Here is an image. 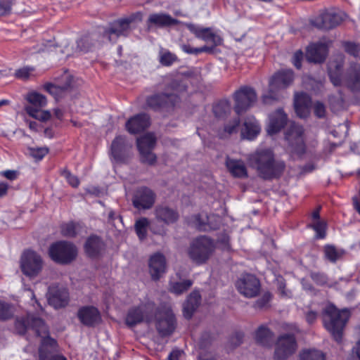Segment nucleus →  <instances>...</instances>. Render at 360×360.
<instances>
[{
  "mask_svg": "<svg viewBox=\"0 0 360 360\" xmlns=\"http://www.w3.org/2000/svg\"><path fill=\"white\" fill-rule=\"evenodd\" d=\"M69 88L68 85L58 86L53 84H46L44 85V89L56 99L62 97L65 91Z\"/></svg>",
  "mask_w": 360,
  "mask_h": 360,
  "instance_id": "42",
  "label": "nucleus"
},
{
  "mask_svg": "<svg viewBox=\"0 0 360 360\" xmlns=\"http://www.w3.org/2000/svg\"><path fill=\"white\" fill-rule=\"evenodd\" d=\"M226 166L233 176L240 179L248 177L247 167L243 160L228 157L226 160Z\"/></svg>",
  "mask_w": 360,
  "mask_h": 360,
  "instance_id": "27",
  "label": "nucleus"
},
{
  "mask_svg": "<svg viewBox=\"0 0 360 360\" xmlns=\"http://www.w3.org/2000/svg\"><path fill=\"white\" fill-rule=\"evenodd\" d=\"M63 176L67 179L68 182L72 186V187H77L79 184V181L78 178L72 174L68 171H64L63 172Z\"/></svg>",
  "mask_w": 360,
  "mask_h": 360,
  "instance_id": "58",
  "label": "nucleus"
},
{
  "mask_svg": "<svg viewBox=\"0 0 360 360\" xmlns=\"http://www.w3.org/2000/svg\"><path fill=\"white\" fill-rule=\"evenodd\" d=\"M125 143V138L122 136H117L112 142L111 153L115 160H120L122 155V151Z\"/></svg>",
  "mask_w": 360,
  "mask_h": 360,
  "instance_id": "35",
  "label": "nucleus"
},
{
  "mask_svg": "<svg viewBox=\"0 0 360 360\" xmlns=\"http://www.w3.org/2000/svg\"><path fill=\"white\" fill-rule=\"evenodd\" d=\"M148 271L153 281L158 280V253H153L148 259Z\"/></svg>",
  "mask_w": 360,
  "mask_h": 360,
  "instance_id": "46",
  "label": "nucleus"
},
{
  "mask_svg": "<svg viewBox=\"0 0 360 360\" xmlns=\"http://www.w3.org/2000/svg\"><path fill=\"white\" fill-rule=\"evenodd\" d=\"M349 318L348 309L338 310L331 304H328L323 310L324 326L338 342L342 340V331Z\"/></svg>",
  "mask_w": 360,
  "mask_h": 360,
  "instance_id": "2",
  "label": "nucleus"
},
{
  "mask_svg": "<svg viewBox=\"0 0 360 360\" xmlns=\"http://www.w3.org/2000/svg\"><path fill=\"white\" fill-rule=\"evenodd\" d=\"M48 302L56 309L63 307L68 302V292L64 288H52L49 292Z\"/></svg>",
  "mask_w": 360,
  "mask_h": 360,
  "instance_id": "26",
  "label": "nucleus"
},
{
  "mask_svg": "<svg viewBox=\"0 0 360 360\" xmlns=\"http://www.w3.org/2000/svg\"><path fill=\"white\" fill-rule=\"evenodd\" d=\"M288 122L287 115L282 109H278L269 115L266 130L269 135L276 134L284 128Z\"/></svg>",
  "mask_w": 360,
  "mask_h": 360,
  "instance_id": "16",
  "label": "nucleus"
},
{
  "mask_svg": "<svg viewBox=\"0 0 360 360\" xmlns=\"http://www.w3.org/2000/svg\"><path fill=\"white\" fill-rule=\"evenodd\" d=\"M159 276L160 274L165 273L166 271V259L165 257L159 253Z\"/></svg>",
  "mask_w": 360,
  "mask_h": 360,
  "instance_id": "64",
  "label": "nucleus"
},
{
  "mask_svg": "<svg viewBox=\"0 0 360 360\" xmlns=\"http://www.w3.org/2000/svg\"><path fill=\"white\" fill-rule=\"evenodd\" d=\"M344 82L352 91H360V64H351Z\"/></svg>",
  "mask_w": 360,
  "mask_h": 360,
  "instance_id": "24",
  "label": "nucleus"
},
{
  "mask_svg": "<svg viewBox=\"0 0 360 360\" xmlns=\"http://www.w3.org/2000/svg\"><path fill=\"white\" fill-rule=\"evenodd\" d=\"M165 100L167 105L174 106L178 103L179 98L175 94H170L167 96L159 95V112L163 108V104L162 102Z\"/></svg>",
  "mask_w": 360,
  "mask_h": 360,
  "instance_id": "49",
  "label": "nucleus"
},
{
  "mask_svg": "<svg viewBox=\"0 0 360 360\" xmlns=\"http://www.w3.org/2000/svg\"><path fill=\"white\" fill-rule=\"evenodd\" d=\"M188 27L197 37L214 46L221 44L222 41L220 36L213 33L210 28H203L192 24L188 25Z\"/></svg>",
  "mask_w": 360,
  "mask_h": 360,
  "instance_id": "20",
  "label": "nucleus"
},
{
  "mask_svg": "<svg viewBox=\"0 0 360 360\" xmlns=\"http://www.w3.org/2000/svg\"><path fill=\"white\" fill-rule=\"evenodd\" d=\"M49 152L46 148H29L30 155L37 160H41Z\"/></svg>",
  "mask_w": 360,
  "mask_h": 360,
  "instance_id": "50",
  "label": "nucleus"
},
{
  "mask_svg": "<svg viewBox=\"0 0 360 360\" xmlns=\"http://www.w3.org/2000/svg\"><path fill=\"white\" fill-rule=\"evenodd\" d=\"M303 58V53L301 51H297L292 57V63L297 68L302 67V60Z\"/></svg>",
  "mask_w": 360,
  "mask_h": 360,
  "instance_id": "59",
  "label": "nucleus"
},
{
  "mask_svg": "<svg viewBox=\"0 0 360 360\" xmlns=\"http://www.w3.org/2000/svg\"><path fill=\"white\" fill-rule=\"evenodd\" d=\"M328 53V46L323 42L310 44L307 49L306 57L309 62L321 63Z\"/></svg>",
  "mask_w": 360,
  "mask_h": 360,
  "instance_id": "19",
  "label": "nucleus"
},
{
  "mask_svg": "<svg viewBox=\"0 0 360 360\" xmlns=\"http://www.w3.org/2000/svg\"><path fill=\"white\" fill-rule=\"evenodd\" d=\"M150 124V118L146 114H139L127 120L125 128L129 134H136L144 131Z\"/></svg>",
  "mask_w": 360,
  "mask_h": 360,
  "instance_id": "17",
  "label": "nucleus"
},
{
  "mask_svg": "<svg viewBox=\"0 0 360 360\" xmlns=\"http://www.w3.org/2000/svg\"><path fill=\"white\" fill-rule=\"evenodd\" d=\"M192 284L193 283L190 280L180 281L175 278H172L169 282V290L176 295H180L188 290Z\"/></svg>",
  "mask_w": 360,
  "mask_h": 360,
  "instance_id": "32",
  "label": "nucleus"
},
{
  "mask_svg": "<svg viewBox=\"0 0 360 360\" xmlns=\"http://www.w3.org/2000/svg\"><path fill=\"white\" fill-rule=\"evenodd\" d=\"M297 345L294 335L285 334L278 337L274 352V360H286L297 350Z\"/></svg>",
  "mask_w": 360,
  "mask_h": 360,
  "instance_id": "11",
  "label": "nucleus"
},
{
  "mask_svg": "<svg viewBox=\"0 0 360 360\" xmlns=\"http://www.w3.org/2000/svg\"><path fill=\"white\" fill-rule=\"evenodd\" d=\"M233 98L234 110L238 115H240L254 105L257 96L253 88L244 86L234 93Z\"/></svg>",
  "mask_w": 360,
  "mask_h": 360,
  "instance_id": "9",
  "label": "nucleus"
},
{
  "mask_svg": "<svg viewBox=\"0 0 360 360\" xmlns=\"http://www.w3.org/2000/svg\"><path fill=\"white\" fill-rule=\"evenodd\" d=\"M311 98L306 93H297L295 95L294 107L300 118L307 117L310 113Z\"/></svg>",
  "mask_w": 360,
  "mask_h": 360,
  "instance_id": "21",
  "label": "nucleus"
},
{
  "mask_svg": "<svg viewBox=\"0 0 360 360\" xmlns=\"http://www.w3.org/2000/svg\"><path fill=\"white\" fill-rule=\"evenodd\" d=\"M141 20V14L140 13H133L129 17L120 19L114 22L109 30L105 31V35L110 41H115L117 37L128 34L132 24L136 20L140 21Z\"/></svg>",
  "mask_w": 360,
  "mask_h": 360,
  "instance_id": "10",
  "label": "nucleus"
},
{
  "mask_svg": "<svg viewBox=\"0 0 360 360\" xmlns=\"http://www.w3.org/2000/svg\"><path fill=\"white\" fill-rule=\"evenodd\" d=\"M246 160L248 165L264 179L278 178L285 168V162L276 160L273 150L267 148H257L247 155Z\"/></svg>",
  "mask_w": 360,
  "mask_h": 360,
  "instance_id": "1",
  "label": "nucleus"
},
{
  "mask_svg": "<svg viewBox=\"0 0 360 360\" xmlns=\"http://www.w3.org/2000/svg\"><path fill=\"white\" fill-rule=\"evenodd\" d=\"M314 113L318 117H323L326 113V108L324 105L320 102L314 104Z\"/></svg>",
  "mask_w": 360,
  "mask_h": 360,
  "instance_id": "60",
  "label": "nucleus"
},
{
  "mask_svg": "<svg viewBox=\"0 0 360 360\" xmlns=\"http://www.w3.org/2000/svg\"><path fill=\"white\" fill-rule=\"evenodd\" d=\"M218 243L221 245V248L224 250H229V238L226 234H224L221 238L218 239Z\"/></svg>",
  "mask_w": 360,
  "mask_h": 360,
  "instance_id": "61",
  "label": "nucleus"
},
{
  "mask_svg": "<svg viewBox=\"0 0 360 360\" xmlns=\"http://www.w3.org/2000/svg\"><path fill=\"white\" fill-rule=\"evenodd\" d=\"M231 105L227 100H221L213 106V112L218 118H224L231 112Z\"/></svg>",
  "mask_w": 360,
  "mask_h": 360,
  "instance_id": "34",
  "label": "nucleus"
},
{
  "mask_svg": "<svg viewBox=\"0 0 360 360\" xmlns=\"http://www.w3.org/2000/svg\"><path fill=\"white\" fill-rule=\"evenodd\" d=\"M20 263L22 272L30 278L37 276L44 266L41 256L32 250L25 251L22 254Z\"/></svg>",
  "mask_w": 360,
  "mask_h": 360,
  "instance_id": "7",
  "label": "nucleus"
},
{
  "mask_svg": "<svg viewBox=\"0 0 360 360\" xmlns=\"http://www.w3.org/2000/svg\"><path fill=\"white\" fill-rule=\"evenodd\" d=\"M34 68L33 67H23L17 70L15 72V76L22 80H26L34 75Z\"/></svg>",
  "mask_w": 360,
  "mask_h": 360,
  "instance_id": "47",
  "label": "nucleus"
},
{
  "mask_svg": "<svg viewBox=\"0 0 360 360\" xmlns=\"http://www.w3.org/2000/svg\"><path fill=\"white\" fill-rule=\"evenodd\" d=\"M26 98L30 104L29 106H33L36 108H42L46 106L47 103L46 97L36 91L29 93Z\"/></svg>",
  "mask_w": 360,
  "mask_h": 360,
  "instance_id": "36",
  "label": "nucleus"
},
{
  "mask_svg": "<svg viewBox=\"0 0 360 360\" xmlns=\"http://www.w3.org/2000/svg\"><path fill=\"white\" fill-rule=\"evenodd\" d=\"M343 57L339 55L336 60L328 63V71L331 82L334 86H340L342 83Z\"/></svg>",
  "mask_w": 360,
  "mask_h": 360,
  "instance_id": "23",
  "label": "nucleus"
},
{
  "mask_svg": "<svg viewBox=\"0 0 360 360\" xmlns=\"http://www.w3.org/2000/svg\"><path fill=\"white\" fill-rule=\"evenodd\" d=\"M273 333L266 326H261L255 333L256 341L262 345H268L272 340Z\"/></svg>",
  "mask_w": 360,
  "mask_h": 360,
  "instance_id": "33",
  "label": "nucleus"
},
{
  "mask_svg": "<svg viewBox=\"0 0 360 360\" xmlns=\"http://www.w3.org/2000/svg\"><path fill=\"white\" fill-rule=\"evenodd\" d=\"M25 110L30 116L39 121H47L51 117V112L49 110H41V108L33 106H26Z\"/></svg>",
  "mask_w": 360,
  "mask_h": 360,
  "instance_id": "37",
  "label": "nucleus"
},
{
  "mask_svg": "<svg viewBox=\"0 0 360 360\" xmlns=\"http://www.w3.org/2000/svg\"><path fill=\"white\" fill-rule=\"evenodd\" d=\"M77 255L76 247L70 243L60 241L53 244L49 248L51 258L60 264H68L73 261Z\"/></svg>",
  "mask_w": 360,
  "mask_h": 360,
  "instance_id": "6",
  "label": "nucleus"
},
{
  "mask_svg": "<svg viewBox=\"0 0 360 360\" xmlns=\"http://www.w3.org/2000/svg\"><path fill=\"white\" fill-rule=\"evenodd\" d=\"M270 300H271L270 293H269V292L264 293L261 298L258 299L255 302L254 307L256 309H262L267 305V304L269 303Z\"/></svg>",
  "mask_w": 360,
  "mask_h": 360,
  "instance_id": "57",
  "label": "nucleus"
},
{
  "mask_svg": "<svg viewBox=\"0 0 360 360\" xmlns=\"http://www.w3.org/2000/svg\"><path fill=\"white\" fill-rule=\"evenodd\" d=\"M155 202V194L147 188L139 189L133 199V205L138 209H149Z\"/></svg>",
  "mask_w": 360,
  "mask_h": 360,
  "instance_id": "18",
  "label": "nucleus"
},
{
  "mask_svg": "<svg viewBox=\"0 0 360 360\" xmlns=\"http://www.w3.org/2000/svg\"><path fill=\"white\" fill-rule=\"evenodd\" d=\"M13 3L14 0H0V16L9 14Z\"/></svg>",
  "mask_w": 360,
  "mask_h": 360,
  "instance_id": "54",
  "label": "nucleus"
},
{
  "mask_svg": "<svg viewBox=\"0 0 360 360\" xmlns=\"http://www.w3.org/2000/svg\"><path fill=\"white\" fill-rule=\"evenodd\" d=\"M238 291L244 297L252 298L256 297L260 291V282L257 278L250 274L243 275L236 283Z\"/></svg>",
  "mask_w": 360,
  "mask_h": 360,
  "instance_id": "13",
  "label": "nucleus"
},
{
  "mask_svg": "<svg viewBox=\"0 0 360 360\" xmlns=\"http://www.w3.org/2000/svg\"><path fill=\"white\" fill-rule=\"evenodd\" d=\"M156 136L155 133H146L136 139V144L143 162L150 165L153 164L156 155L153 153L156 145Z\"/></svg>",
  "mask_w": 360,
  "mask_h": 360,
  "instance_id": "12",
  "label": "nucleus"
},
{
  "mask_svg": "<svg viewBox=\"0 0 360 360\" xmlns=\"http://www.w3.org/2000/svg\"><path fill=\"white\" fill-rule=\"evenodd\" d=\"M177 214L172 210L167 207L159 209V220L161 219L166 223H172L176 220Z\"/></svg>",
  "mask_w": 360,
  "mask_h": 360,
  "instance_id": "44",
  "label": "nucleus"
},
{
  "mask_svg": "<svg viewBox=\"0 0 360 360\" xmlns=\"http://www.w3.org/2000/svg\"><path fill=\"white\" fill-rule=\"evenodd\" d=\"M150 228V221L146 218H141L136 221V233L141 240L146 238L147 230Z\"/></svg>",
  "mask_w": 360,
  "mask_h": 360,
  "instance_id": "39",
  "label": "nucleus"
},
{
  "mask_svg": "<svg viewBox=\"0 0 360 360\" xmlns=\"http://www.w3.org/2000/svg\"><path fill=\"white\" fill-rule=\"evenodd\" d=\"M294 80V72L291 70H281L275 72L269 80V89L262 99L264 104H271L281 98V91L288 88Z\"/></svg>",
  "mask_w": 360,
  "mask_h": 360,
  "instance_id": "3",
  "label": "nucleus"
},
{
  "mask_svg": "<svg viewBox=\"0 0 360 360\" xmlns=\"http://www.w3.org/2000/svg\"><path fill=\"white\" fill-rule=\"evenodd\" d=\"M213 217L202 214H197L192 217L190 223L200 231H207L216 229V226L211 224Z\"/></svg>",
  "mask_w": 360,
  "mask_h": 360,
  "instance_id": "30",
  "label": "nucleus"
},
{
  "mask_svg": "<svg viewBox=\"0 0 360 360\" xmlns=\"http://www.w3.org/2000/svg\"><path fill=\"white\" fill-rule=\"evenodd\" d=\"M261 126L253 116L245 118L241 129V136L248 140H254L260 133Z\"/></svg>",
  "mask_w": 360,
  "mask_h": 360,
  "instance_id": "22",
  "label": "nucleus"
},
{
  "mask_svg": "<svg viewBox=\"0 0 360 360\" xmlns=\"http://www.w3.org/2000/svg\"><path fill=\"white\" fill-rule=\"evenodd\" d=\"M81 228L79 224L68 222L61 226V233L66 237H74L79 233Z\"/></svg>",
  "mask_w": 360,
  "mask_h": 360,
  "instance_id": "41",
  "label": "nucleus"
},
{
  "mask_svg": "<svg viewBox=\"0 0 360 360\" xmlns=\"http://www.w3.org/2000/svg\"><path fill=\"white\" fill-rule=\"evenodd\" d=\"M345 14L335 10H328L323 12L315 20V25L320 29L329 30L340 25L343 19Z\"/></svg>",
  "mask_w": 360,
  "mask_h": 360,
  "instance_id": "15",
  "label": "nucleus"
},
{
  "mask_svg": "<svg viewBox=\"0 0 360 360\" xmlns=\"http://www.w3.org/2000/svg\"><path fill=\"white\" fill-rule=\"evenodd\" d=\"M300 360H325V355L318 349H304L300 353Z\"/></svg>",
  "mask_w": 360,
  "mask_h": 360,
  "instance_id": "38",
  "label": "nucleus"
},
{
  "mask_svg": "<svg viewBox=\"0 0 360 360\" xmlns=\"http://www.w3.org/2000/svg\"><path fill=\"white\" fill-rule=\"evenodd\" d=\"M311 226L316 232V237L317 238H323L326 236V224L324 221L317 220L315 221Z\"/></svg>",
  "mask_w": 360,
  "mask_h": 360,
  "instance_id": "48",
  "label": "nucleus"
},
{
  "mask_svg": "<svg viewBox=\"0 0 360 360\" xmlns=\"http://www.w3.org/2000/svg\"><path fill=\"white\" fill-rule=\"evenodd\" d=\"M214 249V245L212 240L207 236H200L193 240L188 253L194 262L200 264L208 259Z\"/></svg>",
  "mask_w": 360,
  "mask_h": 360,
  "instance_id": "4",
  "label": "nucleus"
},
{
  "mask_svg": "<svg viewBox=\"0 0 360 360\" xmlns=\"http://www.w3.org/2000/svg\"><path fill=\"white\" fill-rule=\"evenodd\" d=\"M175 318L168 304L159 307V335H170L175 328Z\"/></svg>",
  "mask_w": 360,
  "mask_h": 360,
  "instance_id": "14",
  "label": "nucleus"
},
{
  "mask_svg": "<svg viewBox=\"0 0 360 360\" xmlns=\"http://www.w3.org/2000/svg\"><path fill=\"white\" fill-rule=\"evenodd\" d=\"M33 323V328H36V334L42 338L41 347L40 349L43 350L44 347L46 345H50L51 347H54L56 345V342L54 339L49 336V330L44 322L41 319H34Z\"/></svg>",
  "mask_w": 360,
  "mask_h": 360,
  "instance_id": "28",
  "label": "nucleus"
},
{
  "mask_svg": "<svg viewBox=\"0 0 360 360\" xmlns=\"http://www.w3.org/2000/svg\"><path fill=\"white\" fill-rule=\"evenodd\" d=\"M37 319L34 316H28L26 320H18L15 322V329L20 334H24L27 330L32 329L36 332V328H33V319Z\"/></svg>",
  "mask_w": 360,
  "mask_h": 360,
  "instance_id": "40",
  "label": "nucleus"
},
{
  "mask_svg": "<svg viewBox=\"0 0 360 360\" xmlns=\"http://www.w3.org/2000/svg\"><path fill=\"white\" fill-rule=\"evenodd\" d=\"M311 277L314 281L318 284H323L326 282V278L325 275L319 273H312Z\"/></svg>",
  "mask_w": 360,
  "mask_h": 360,
  "instance_id": "62",
  "label": "nucleus"
},
{
  "mask_svg": "<svg viewBox=\"0 0 360 360\" xmlns=\"http://www.w3.org/2000/svg\"><path fill=\"white\" fill-rule=\"evenodd\" d=\"M146 103L148 107L156 110L158 108V96L153 95L148 97Z\"/></svg>",
  "mask_w": 360,
  "mask_h": 360,
  "instance_id": "63",
  "label": "nucleus"
},
{
  "mask_svg": "<svg viewBox=\"0 0 360 360\" xmlns=\"http://www.w3.org/2000/svg\"><path fill=\"white\" fill-rule=\"evenodd\" d=\"M104 244L100 238L97 236H90L86 242L85 250L90 257L98 255L103 250Z\"/></svg>",
  "mask_w": 360,
  "mask_h": 360,
  "instance_id": "31",
  "label": "nucleus"
},
{
  "mask_svg": "<svg viewBox=\"0 0 360 360\" xmlns=\"http://www.w3.org/2000/svg\"><path fill=\"white\" fill-rule=\"evenodd\" d=\"M155 304L148 303L130 309L126 316L125 323L133 327L143 321L149 322L155 315Z\"/></svg>",
  "mask_w": 360,
  "mask_h": 360,
  "instance_id": "8",
  "label": "nucleus"
},
{
  "mask_svg": "<svg viewBox=\"0 0 360 360\" xmlns=\"http://www.w3.org/2000/svg\"><path fill=\"white\" fill-rule=\"evenodd\" d=\"M177 20L170 15L165 13H159V26H169L175 25Z\"/></svg>",
  "mask_w": 360,
  "mask_h": 360,
  "instance_id": "55",
  "label": "nucleus"
},
{
  "mask_svg": "<svg viewBox=\"0 0 360 360\" xmlns=\"http://www.w3.org/2000/svg\"><path fill=\"white\" fill-rule=\"evenodd\" d=\"M181 49L186 53L198 55L200 53L207 52L210 49L206 46L200 48H193L188 44H184L181 46Z\"/></svg>",
  "mask_w": 360,
  "mask_h": 360,
  "instance_id": "51",
  "label": "nucleus"
},
{
  "mask_svg": "<svg viewBox=\"0 0 360 360\" xmlns=\"http://www.w3.org/2000/svg\"><path fill=\"white\" fill-rule=\"evenodd\" d=\"M343 251L338 250L333 245H326L324 248L326 257L332 262H335L343 254Z\"/></svg>",
  "mask_w": 360,
  "mask_h": 360,
  "instance_id": "45",
  "label": "nucleus"
},
{
  "mask_svg": "<svg viewBox=\"0 0 360 360\" xmlns=\"http://www.w3.org/2000/svg\"><path fill=\"white\" fill-rule=\"evenodd\" d=\"M285 139L288 142V150L292 154L298 156L305 152L304 141V129L301 125L292 123L285 134Z\"/></svg>",
  "mask_w": 360,
  "mask_h": 360,
  "instance_id": "5",
  "label": "nucleus"
},
{
  "mask_svg": "<svg viewBox=\"0 0 360 360\" xmlns=\"http://www.w3.org/2000/svg\"><path fill=\"white\" fill-rule=\"evenodd\" d=\"M200 302V295L198 291H193L188 297L183 306L184 316L186 319H191L193 312L197 309Z\"/></svg>",
  "mask_w": 360,
  "mask_h": 360,
  "instance_id": "29",
  "label": "nucleus"
},
{
  "mask_svg": "<svg viewBox=\"0 0 360 360\" xmlns=\"http://www.w3.org/2000/svg\"><path fill=\"white\" fill-rule=\"evenodd\" d=\"M239 124L240 120L238 117H236L233 120L230 121L224 126L223 131L219 134L220 137L224 138L232 134L236 133L238 131Z\"/></svg>",
  "mask_w": 360,
  "mask_h": 360,
  "instance_id": "43",
  "label": "nucleus"
},
{
  "mask_svg": "<svg viewBox=\"0 0 360 360\" xmlns=\"http://www.w3.org/2000/svg\"><path fill=\"white\" fill-rule=\"evenodd\" d=\"M344 48L347 53L353 56L355 58H360V47L359 45L352 42H345L344 44Z\"/></svg>",
  "mask_w": 360,
  "mask_h": 360,
  "instance_id": "52",
  "label": "nucleus"
},
{
  "mask_svg": "<svg viewBox=\"0 0 360 360\" xmlns=\"http://www.w3.org/2000/svg\"><path fill=\"white\" fill-rule=\"evenodd\" d=\"M176 60V57L175 55L172 54L170 52H165L163 53L160 58V62L161 64L165 66L171 65L175 60Z\"/></svg>",
  "mask_w": 360,
  "mask_h": 360,
  "instance_id": "56",
  "label": "nucleus"
},
{
  "mask_svg": "<svg viewBox=\"0 0 360 360\" xmlns=\"http://www.w3.org/2000/svg\"><path fill=\"white\" fill-rule=\"evenodd\" d=\"M13 311L8 304L0 301V320H6L11 317Z\"/></svg>",
  "mask_w": 360,
  "mask_h": 360,
  "instance_id": "53",
  "label": "nucleus"
},
{
  "mask_svg": "<svg viewBox=\"0 0 360 360\" xmlns=\"http://www.w3.org/2000/svg\"><path fill=\"white\" fill-rule=\"evenodd\" d=\"M78 317L81 322L86 326H94L101 320L100 313L94 307H84L78 311Z\"/></svg>",
  "mask_w": 360,
  "mask_h": 360,
  "instance_id": "25",
  "label": "nucleus"
}]
</instances>
